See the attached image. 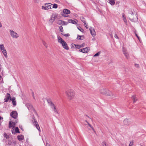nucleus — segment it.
Instances as JSON below:
<instances>
[{"mask_svg": "<svg viewBox=\"0 0 146 146\" xmlns=\"http://www.w3.org/2000/svg\"><path fill=\"white\" fill-rule=\"evenodd\" d=\"M66 93L68 99L70 100H72L74 97V92L73 90H68L66 91Z\"/></svg>", "mask_w": 146, "mask_h": 146, "instance_id": "nucleus-1", "label": "nucleus"}, {"mask_svg": "<svg viewBox=\"0 0 146 146\" xmlns=\"http://www.w3.org/2000/svg\"><path fill=\"white\" fill-rule=\"evenodd\" d=\"M129 19L132 21L135 22L137 21V18L135 14H134L132 12L130 13L129 16Z\"/></svg>", "mask_w": 146, "mask_h": 146, "instance_id": "nucleus-2", "label": "nucleus"}, {"mask_svg": "<svg viewBox=\"0 0 146 146\" xmlns=\"http://www.w3.org/2000/svg\"><path fill=\"white\" fill-rule=\"evenodd\" d=\"M106 95L111 97L112 98H114L116 97L115 94L111 91L107 89Z\"/></svg>", "mask_w": 146, "mask_h": 146, "instance_id": "nucleus-3", "label": "nucleus"}, {"mask_svg": "<svg viewBox=\"0 0 146 146\" xmlns=\"http://www.w3.org/2000/svg\"><path fill=\"white\" fill-rule=\"evenodd\" d=\"M9 32L10 33V35L12 38H17L19 37V35L12 30H10Z\"/></svg>", "mask_w": 146, "mask_h": 146, "instance_id": "nucleus-4", "label": "nucleus"}, {"mask_svg": "<svg viewBox=\"0 0 146 146\" xmlns=\"http://www.w3.org/2000/svg\"><path fill=\"white\" fill-rule=\"evenodd\" d=\"M52 4L51 3H46L44 5V6H42V9L44 10H47L48 9H51Z\"/></svg>", "mask_w": 146, "mask_h": 146, "instance_id": "nucleus-5", "label": "nucleus"}, {"mask_svg": "<svg viewBox=\"0 0 146 146\" xmlns=\"http://www.w3.org/2000/svg\"><path fill=\"white\" fill-rule=\"evenodd\" d=\"M107 88H101L99 90V91L100 93L103 95H106V92L107 90Z\"/></svg>", "mask_w": 146, "mask_h": 146, "instance_id": "nucleus-6", "label": "nucleus"}, {"mask_svg": "<svg viewBox=\"0 0 146 146\" xmlns=\"http://www.w3.org/2000/svg\"><path fill=\"white\" fill-rule=\"evenodd\" d=\"M11 116L13 118L15 119L17 117V113L16 111H13L11 113Z\"/></svg>", "mask_w": 146, "mask_h": 146, "instance_id": "nucleus-7", "label": "nucleus"}, {"mask_svg": "<svg viewBox=\"0 0 146 146\" xmlns=\"http://www.w3.org/2000/svg\"><path fill=\"white\" fill-rule=\"evenodd\" d=\"M57 23L58 25H66L68 24V22H65L61 20L58 21Z\"/></svg>", "mask_w": 146, "mask_h": 146, "instance_id": "nucleus-8", "label": "nucleus"}, {"mask_svg": "<svg viewBox=\"0 0 146 146\" xmlns=\"http://www.w3.org/2000/svg\"><path fill=\"white\" fill-rule=\"evenodd\" d=\"M18 121H16V122H13L12 121H9V127H12L13 128H14V127H15V124L16 123H17Z\"/></svg>", "mask_w": 146, "mask_h": 146, "instance_id": "nucleus-9", "label": "nucleus"}, {"mask_svg": "<svg viewBox=\"0 0 146 146\" xmlns=\"http://www.w3.org/2000/svg\"><path fill=\"white\" fill-rule=\"evenodd\" d=\"M89 29L90 32V33L92 35L93 37L95 36L96 35V33L94 29L92 27H90Z\"/></svg>", "mask_w": 146, "mask_h": 146, "instance_id": "nucleus-10", "label": "nucleus"}, {"mask_svg": "<svg viewBox=\"0 0 146 146\" xmlns=\"http://www.w3.org/2000/svg\"><path fill=\"white\" fill-rule=\"evenodd\" d=\"M90 49L89 47H86L85 48H82L79 50L84 53H86L88 52V50Z\"/></svg>", "mask_w": 146, "mask_h": 146, "instance_id": "nucleus-11", "label": "nucleus"}, {"mask_svg": "<svg viewBox=\"0 0 146 146\" xmlns=\"http://www.w3.org/2000/svg\"><path fill=\"white\" fill-rule=\"evenodd\" d=\"M11 98V97L9 93H7L6 95V98L4 99V102H7L9 100V99Z\"/></svg>", "mask_w": 146, "mask_h": 146, "instance_id": "nucleus-12", "label": "nucleus"}, {"mask_svg": "<svg viewBox=\"0 0 146 146\" xmlns=\"http://www.w3.org/2000/svg\"><path fill=\"white\" fill-rule=\"evenodd\" d=\"M12 132L13 134H15L16 133H20L19 128L17 127H16L15 128V130L13 129L12 130Z\"/></svg>", "mask_w": 146, "mask_h": 146, "instance_id": "nucleus-13", "label": "nucleus"}, {"mask_svg": "<svg viewBox=\"0 0 146 146\" xmlns=\"http://www.w3.org/2000/svg\"><path fill=\"white\" fill-rule=\"evenodd\" d=\"M61 44L64 48L67 50H68L69 47L68 46V45L65 41L64 42V43H63V44L62 43Z\"/></svg>", "mask_w": 146, "mask_h": 146, "instance_id": "nucleus-14", "label": "nucleus"}, {"mask_svg": "<svg viewBox=\"0 0 146 146\" xmlns=\"http://www.w3.org/2000/svg\"><path fill=\"white\" fill-rule=\"evenodd\" d=\"M57 38L58 41V42L60 43L61 44L62 43H64V41L63 40V39L59 36H57Z\"/></svg>", "mask_w": 146, "mask_h": 146, "instance_id": "nucleus-15", "label": "nucleus"}, {"mask_svg": "<svg viewBox=\"0 0 146 146\" xmlns=\"http://www.w3.org/2000/svg\"><path fill=\"white\" fill-rule=\"evenodd\" d=\"M51 108L52 109H53L54 112L58 113V112L57 110L56 107L54 104L52 106H51Z\"/></svg>", "mask_w": 146, "mask_h": 146, "instance_id": "nucleus-16", "label": "nucleus"}, {"mask_svg": "<svg viewBox=\"0 0 146 146\" xmlns=\"http://www.w3.org/2000/svg\"><path fill=\"white\" fill-rule=\"evenodd\" d=\"M47 101L48 103L49 104L50 107L54 104L52 102L51 100L50 99H47Z\"/></svg>", "mask_w": 146, "mask_h": 146, "instance_id": "nucleus-17", "label": "nucleus"}, {"mask_svg": "<svg viewBox=\"0 0 146 146\" xmlns=\"http://www.w3.org/2000/svg\"><path fill=\"white\" fill-rule=\"evenodd\" d=\"M15 100V97H13L10 99V100L12 101L13 104L14 106H15L16 105V101Z\"/></svg>", "mask_w": 146, "mask_h": 146, "instance_id": "nucleus-18", "label": "nucleus"}, {"mask_svg": "<svg viewBox=\"0 0 146 146\" xmlns=\"http://www.w3.org/2000/svg\"><path fill=\"white\" fill-rule=\"evenodd\" d=\"M4 56L6 58H7L8 57L7 55V51L6 49H5L1 50Z\"/></svg>", "mask_w": 146, "mask_h": 146, "instance_id": "nucleus-19", "label": "nucleus"}, {"mask_svg": "<svg viewBox=\"0 0 146 146\" xmlns=\"http://www.w3.org/2000/svg\"><path fill=\"white\" fill-rule=\"evenodd\" d=\"M63 12L64 14H68L70 13V11L67 9H64L63 11Z\"/></svg>", "mask_w": 146, "mask_h": 146, "instance_id": "nucleus-20", "label": "nucleus"}, {"mask_svg": "<svg viewBox=\"0 0 146 146\" xmlns=\"http://www.w3.org/2000/svg\"><path fill=\"white\" fill-rule=\"evenodd\" d=\"M123 123L125 125H129V119H125L124 120Z\"/></svg>", "mask_w": 146, "mask_h": 146, "instance_id": "nucleus-21", "label": "nucleus"}, {"mask_svg": "<svg viewBox=\"0 0 146 146\" xmlns=\"http://www.w3.org/2000/svg\"><path fill=\"white\" fill-rule=\"evenodd\" d=\"M123 52L124 54L125 55L126 58H128L129 56V55L127 53V52L126 51V50H125L123 49Z\"/></svg>", "mask_w": 146, "mask_h": 146, "instance_id": "nucleus-22", "label": "nucleus"}, {"mask_svg": "<svg viewBox=\"0 0 146 146\" xmlns=\"http://www.w3.org/2000/svg\"><path fill=\"white\" fill-rule=\"evenodd\" d=\"M132 99L133 100V102L134 103L137 100V98L135 95H133L132 96Z\"/></svg>", "mask_w": 146, "mask_h": 146, "instance_id": "nucleus-23", "label": "nucleus"}, {"mask_svg": "<svg viewBox=\"0 0 146 146\" xmlns=\"http://www.w3.org/2000/svg\"><path fill=\"white\" fill-rule=\"evenodd\" d=\"M17 139L19 141H22L24 139V136L22 135H19L17 136Z\"/></svg>", "mask_w": 146, "mask_h": 146, "instance_id": "nucleus-24", "label": "nucleus"}, {"mask_svg": "<svg viewBox=\"0 0 146 146\" xmlns=\"http://www.w3.org/2000/svg\"><path fill=\"white\" fill-rule=\"evenodd\" d=\"M68 22L69 23H72L74 24H76L77 23L75 21L72 19H69L68 20Z\"/></svg>", "mask_w": 146, "mask_h": 146, "instance_id": "nucleus-25", "label": "nucleus"}, {"mask_svg": "<svg viewBox=\"0 0 146 146\" xmlns=\"http://www.w3.org/2000/svg\"><path fill=\"white\" fill-rule=\"evenodd\" d=\"M57 15L56 14L54 13L52 14L51 17L55 20L56 18Z\"/></svg>", "mask_w": 146, "mask_h": 146, "instance_id": "nucleus-26", "label": "nucleus"}, {"mask_svg": "<svg viewBox=\"0 0 146 146\" xmlns=\"http://www.w3.org/2000/svg\"><path fill=\"white\" fill-rule=\"evenodd\" d=\"M42 42L43 44L44 45V46H45V47L47 48L48 47V44L44 40H42Z\"/></svg>", "mask_w": 146, "mask_h": 146, "instance_id": "nucleus-27", "label": "nucleus"}, {"mask_svg": "<svg viewBox=\"0 0 146 146\" xmlns=\"http://www.w3.org/2000/svg\"><path fill=\"white\" fill-rule=\"evenodd\" d=\"M122 17L123 18V20L124 22L125 23H127V21L126 18L125 17V15L124 14H123L122 15Z\"/></svg>", "mask_w": 146, "mask_h": 146, "instance_id": "nucleus-28", "label": "nucleus"}, {"mask_svg": "<svg viewBox=\"0 0 146 146\" xmlns=\"http://www.w3.org/2000/svg\"><path fill=\"white\" fill-rule=\"evenodd\" d=\"M33 122L34 123V125L35 126L38 125V123L37 122V121L35 120V119L34 118L33 120Z\"/></svg>", "mask_w": 146, "mask_h": 146, "instance_id": "nucleus-29", "label": "nucleus"}, {"mask_svg": "<svg viewBox=\"0 0 146 146\" xmlns=\"http://www.w3.org/2000/svg\"><path fill=\"white\" fill-rule=\"evenodd\" d=\"M0 48L1 50L5 49L4 45L3 44H1L0 45Z\"/></svg>", "mask_w": 146, "mask_h": 146, "instance_id": "nucleus-30", "label": "nucleus"}, {"mask_svg": "<svg viewBox=\"0 0 146 146\" xmlns=\"http://www.w3.org/2000/svg\"><path fill=\"white\" fill-rule=\"evenodd\" d=\"M110 3L111 5H113L115 3L114 0H109Z\"/></svg>", "mask_w": 146, "mask_h": 146, "instance_id": "nucleus-31", "label": "nucleus"}, {"mask_svg": "<svg viewBox=\"0 0 146 146\" xmlns=\"http://www.w3.org/2000/svg\"><path fill=\"white\" fill-rule=\"evenodd\" d=\"M55 20L54 19L52 18L51 17L49 20V22L52 24L54 21Z\"/></svg>", "mask_w": 146, "mask_h": 146, "instance_id": "nucleus-32", "label": "nucleus"}, {"mask_svg": "<svg viewBox=\"0 0 146 146\" xmlns=\"http://www.w3.org/2000/svg\"><path fill=\"white\" fill-rule=\"evenodd\" d=\"M81 21L84 23L86 22L85 19L83 17H82L80 18Z\"/></svg>", "mask_w": 146, "mask_h": 146, "instance_id": "nucleus-33", "label": "nucleus"}, {"mask_svg": "<svg viewBox=\"0 0 146 146\" xmlns=\"http://www.w3.org/2000/svg\"><path fill=\"white\" fill-rule=\"evenodd\" d=\"M84 36H80L79 35H78L77 39L79 40H82V38H81V37H83Z\"/></svg>", "mask_w": 146, "mask_h": 146, "instance_id": "nucleus-34", "label": "nucleus"}, {"mask_svg": "<svg viewBox=\"0 0 146 146\" xmlns=\"http://www.w3.org/2000/svg\"><path fill=\"white\" fill-rule=\"evenodd\" d=\"M57 7H58V5L57 4H54L52 6V8L56 9L57 8Z\"/></svg>", "mask_w": 146, "mask_h": 146, "instance_id": "nucleus-35", "label": "nucleus"}, {"mask_svg": "<svg viewBox=\"0 0 146 146\" xmlns=\"http://www.w3.org/2000/svg\"><path fill=\"white\" fill-rule=\"evenodd\" d=\"M100 53H101L100 52H98V53H97L95 54L94 56L95 57V56H99V54H100Z\"/></svg>", "mask_w": 146, "mask_h": 146, "instance_id": "nucleus-36", "label": "nucleus"}, {"mask_svg": "<svg viewBox=\"0 0 146 146\" xmlns=\"http://www.w3.org/2000/svg\"><path fill=\"white\" fill-rule=\"evenodd\" d=\"M35 126L36 127L37 129L39 130V132L40 131V128L38 124Z\"/></svg>", "mask_w": 146, "mask_h": 146, "instance_id": "nucleus-37", "label": "nucleus"}, {"mask_svg": "<svg viewBox=\"0 0 146 146\" xmlns=\"http://www.w3.org/2000/svg\"><path fill=\"white\" fill-rule=\"evenodd\" d=\"M78 29L82 32L83 31V29L80 27H78Z\"/></svg>", "mask_w": 146, "mask_h": 146, "instance_id": "nucleus-38", "label": "nucleus"}, {"mask_svg": "<svg viewBox=\"0 0 146 146\" xmlns=\"http://www.w3.org/2000/svg\"><path fill=\"white\" fill-rule=\"evenodd\" d=\"M59 29L60 31L61 32H62L63 31V28L62 26H60L59 27Z\"/></svg>", "mask_w": 146, "mask_h": 146, "instance_id": "nucleus-39", "label": "nucleus"}, {"mask_svg": "<svg viewBox=\"0 0 146 146\" xmlns=\"http://www.w3.org/2000/svg\"><path fill=\"white\" fill-rule=\"evenodd\" d=\"M89 126L92 129V130L94 132H95V130L94 129L93 127L91 125V124H90V125H89Z\"/></svg>", "mask_w": 146, "mask_h": 146, "instance_id": "nucleus-40", "label": "nucleus"}, {"mask_svg": "<svg viewBox=\"0 0 146 146\" xmlns=\"http://www.w3.org/2000/svg\"><path fill=\"white\" fill-rule=\"evenodd\" d=\"M76 48L78 49H79L81 48V46L80 45H76Z\"/></svg>", "mask_w": 146, "mask_h": 146, "instance_id": "nucleus-41", "label": "nucleus"}, {"mask_svg": "<svg viewBox=\"0 0 146 146\" xmlns=\"http://www.w3.org/2000/svg\"><path fill=\"white\" fill-rule=\"evenodd\" d=\"M133 141H131L130 143L129 146H133Z\"/></svg>", "mask_w": 146, "mask_h": 146, "instance_id": "nucleus-42", "label": "nucleus"}, {"mask_svg": "<svg viewBox=\"0 0 146 146\" xmlns=\"http://www.w3.org/2000/svg\"><path fill=\"white\" fill-rule=\"evenodd\" d=\"M84 23L86 28L87 29H88V25L86 23V22Z\"/></svg>", "mask_w": 146, "mask_h": 146, "instance_id": "nucleus-43", "label": "nucleus"}, {"mask_svg": "<svg viewBox=\"0 0 146 146\" xmlns=\"http://www.w3.org/2000/svg\"><path fill=\"white\" fill-rule=\"evenodd\" d=\"M102 145L103 146H107L105 141H104L102 143Z\"/></svg>", "mask_w": 146, "mask_h": 146, "instance_id": "nucleus-44", "label": "nucleus"}, {"mask_svg": "<svg viewBox=\"0 0 146 146\" xmlns=\"http://www.w3.org/2000/svg\"><path fill=\"white\" fill-rule=\"evenodd\" d=\"M61 34L62 35H63L64 36H70V35L68 34V33H67V34H66L65 35H63V33H61Z\"/></svg>", "mask_w": 146, "mask_h": 146, "instance_id": "nucleus-45", "label": "nucleus"}, {"mask_svg": "<svg viewBox=\"0 0 146 146\" xmlns=\"http://www.w3.org/2000/svg\"><path fill=\"white\" fill-rule=\"evenodd\" d=\"M34 2L35 3H38L39 2V0H33Z\"/></svg>", "mask_w": 146, "mask_h": 146, "instance_id": "nucleus-46", "label": "nucleus"}, {"mask_svg": "<svg viewBox=\"0 0 146 146\" xmlns=\"http://www.w3.org/2000/svg\"><path fill=\"white\" fill-rule=\"evenodd\" d=\"M85 45V43H84L82 44L81 45H80L81 46V48L84 47V46Z\"/></svg>", "mask_w": 146, "mask_h": 146, "instance_id": "nucleus-47", "label": "nucleus"}, {"mask_svg": "<svg viewBox=\"0 0 146 146\" xmlns=\"http://www.w3.org/2000/svg\"><path fill=\"white\" fill-rule=\"evenodd\" d=\"M29 106L31 107V109H32L33 110H34V111H35L32 106L30 105Z\"/></svg>", "mask_w": 146, "mask_h": 146, "instance_id": "nucleus-48", "label": "nucleus"}, {"mask_svg": "<svg viewBox=\"0 0 146 146\" xmlns=\"http://www.w3.org/2000/svg\"><path fill=\"white\" fill-rule=\"evenodd\" d=\"M114 36L115 38H117V39H118L119 38L117 35L116 34Z\"/></svg>", "mask_w": 146, "mask_h": 146, "instance_id": "nucleus-49", "label": "nucleus"}, {"mask_svg": "<svg viewBox=\"0 0 146 146\" xmlns=\"http://www.w3.org/2000/svg\"><path fill=\"white\" fill-rule=\"evenodd\" d=\"M76 44H71V46L72 47L75 48L76 46Z\"/></svg>", "mask_w": 146, "mask_h": 146, "instance_id": "nucleus-50", "label": "nucleus"}, {"mask_svg": "<svg viewBox=\"0 0 146 146\" xmlns=\"http://www.w3.org/2000/svg\"><path fill=\"white\" fill-rule=\"evenodd\" d=\"M135 35L137 37L138 40L140 41V38H139V37L138 36V35H137V34L135 33Z\"/></svg>", "mask_w": 146, "mask_h": 146, "instance_id": "nucleus-51", "label": "nucleus"}, {"mask_svg": "<svg viewBox=\"0 0 146 146\" xmlns=\"http://www.w3.org/2000/svg\"><path fill=\"white\" fill-rule=\"evenodd\" d=\"M4 136H5V137L6 138H7V134L6 133H5L4 134Z\"/></svg>", "mask_w": 146, "mask_h": 146, "instance_id": "nucleus-52", "label": "nucleus"}, {"mask_svg": "<svg viewBox=\"0 0 146 146\" xmlns=\"http://www.w3.org/2000/svg\"><path fill=\"white\" fill-rule=\"evenodd\" d=\"M34 93H33H33H32V95H33V98H34V99H35V97H34Z\"/></svg>", "mask_w": 146, "mask_h": 146, "instance_id": "nucleus-53", "label": "nucleus"}, {"mask_svg": "<svg viewBox=\"0 0 146 146\" xmlns=\"http://www.w3.org/2000/svg\"><path fill=\"white\" fill-rule=\"evenodd\" d=\"M135 66L138 67H139V65L138 64H135Z\"/></svg>", "mask_w": 146, "mask_h": 146, "instance_id": "nucleus-54", "label": "nucleus"}, {"mask_svg": "<svg viewBox=\"0 0 146 146\" xmlns=\"http://www.w3.org/2000/svg\"><path fill=\"white\" fill-rule=\"evenodd\" d=\"M62 16H63L64 17H67L68 16H68L65 15H64V14L62 15Z\"/></svg>", "mask_w": 146, "mask_h": 146, "instance_id": "nucleus-55", "label": "nucleus"}, {"mask_svg": "<svg viewBox=\"0 0 146 146\" xmlns=\"http://www.w3.org/2000/svg\"><path fill=\"white\" fill-rule=\"evenodd\" d=\"M46 146H50V145L48 144H47L46 145Z\"/></svg>", "mask_w": 146, "mask_h": 146, "instance_id": "nucleus-56", "label": "nucleus"}, {"mask_svg": "<svg viewBox=\"0 0 146 146\" xmlns=\"http://www.w3.org/2000/svg\"><path fill=\"white\" fill-rule=\"evenodd\" d=\"M3 119V118L1 116H0V119Z\"/></svg>", "mask_w": 146, "mask_h": 146, "instance_id": "nucleus-57", "label": "nucleus"}, {"mask_svg": "<svg viewBox=\"0 0 146 146\" xmlns=\"http://www.w3.org/2000/svg\"><path fill=\"white\" fill-rule=\"evenodd\" d=\"M87 124L88 125H89L90 124L88 122V123H87Z\"/></svg>", "mask_w": 146, "mask_h": 146, "instance_id": "nucleus-58", "label": "nucleus"}, {"mask_svg": "<svg viewBox=\"0 0 146 146\" xmlns=\"http://www.w3.org/2000/svg\"><path fill=\"white\" fill-rule=\"evenodd\" d=\"M86 121V122L87 123H88V122L87 121H86H86Z\"/></svg>", "mask_w": 146, "mask_h": 146, "instance_id": "nucleus-59", "label": "nucleus"}, {"mask_svg": "<svg viewBox=\"0 0 146 146\" xmlns=\"http://www.w3.org/2000/svg\"><path fill=\"white\" fill-rule=\"evenodd\" d=\"M89 118H90V119H91V118H90V117H89Z\"/></svg>", "mask_w": 146, "mask_h": 146, "instance_id": "nucleus-60", "label": "nucleus"}, {"mask_svg": "<svg viewBox=\"0 0 146 146\" xmlns=\"http://www.w3.org/2000/svg\"><path fill=\"white\" fill-rule=\"evenodd\" d=\"M141 146H143L142 145H141Z\"/></svg>", "mask_w": 146, "mask_h": 146, "instance_id": "nucleus-61", "label": "nucleus"}]
</instances>
